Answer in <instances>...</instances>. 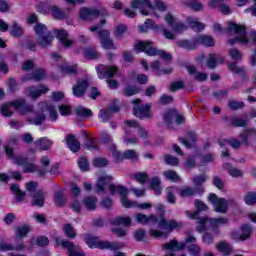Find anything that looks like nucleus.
Masks as SVG:
<instances>
[{
	"instance_id": "obj_46",
	"label": "nucleus",
	"mask_w": 256,
	"mask_h": 256,
	"mask_svg": "<svg viewBox=\"0 0 256 256\" xmlns=\"http://www.w3.org/2000/svg\"><path fill=\"white\" fill-rule=\"evenodd\" d=\"M150 189L154 191L155 195H161L162 187H161V179L159 177H153L150 182Z\"/></svg>"
},
{
	"instance_id": "obj_61",
	"label": "nucleus",
	"mask_w": 256,
	"mask_h": 256,
	"mask_svg": "<svg viewBox=\"0 0 256 256\" xmlns=\"http://www.w3.org/2000/svg\"><path fill=\"white\" fill-rule=\"evenodd\" d=\"M164 161L167 165H171L172 167H177L179 165V158L171 154H165Z\"/></svg>"
},
{
	"instance_id": "obj_8",
	"label": "nucleus",
	"mask_w": 256,
	"mask_h": 256,
	"mask_svg": "<svg viewBox=\"0 0 256 256\" xmlns=\"http://www.w3.org/2000/svg\"><path fill=\"white\" fill-rule=\"evenodd\" d=\"M189 243H197V238L191 234H188L184 242H179L177 239H172L163 244L162 249L165 251H171L172 253L175 251H185V247L186 245H189Z\"/></svg>"
},
{
	"instance_id": "obj_50",
	"label": "nucleus",
	"mask_w": 256,
	"mask_h": 256,
	"mask_svg": "<svg viewBox=\"0 0 256 256\" xmlns=\"http://www.w3.org/2000/svg\"><path fill=\"white\" fill-rule=\"evenodd\" d=\"M52 8L53 6H51L47 2H40L36 5L38 13H42V15H49V13H51Z\"/></svg>"
},
{
	"instance_id": "obj_12",
	"label": "nucleus",
	"mask_w": 256,
	"mask_h": 256,
	"mask_svg": "<svg viewBox=\"0 0 256 256\" xmlns=\"http://www.w3.org/2000/svg\"><path fill=\"white\" fill-rule=\"evenodd\" d=\"M99 15L107 17L109 13L107 10H97L95 8H82L80 10V18H82L83 21H93V19H97Z\"/></svg>"
},
{
	"instance_id": "obj_7",
	"label": "nucleus",
	"mask_w": 256,
	"mask_h": 256,
	"mask_svg": "<svg viewBox=\"0 0 256 256\" xmlns=\"http://www.w3.org/2000/svg\"><path fill=\"white\" fill-rule=\"evenodd\" d=\"M228 30L238 35V37L229 40L230 45H235V43H244L247 45V43H249V38H247V26L229 22Z\"/></svg>"
},
{
	"instance_id": "obj_56",
	"label": "nucleus",
	"mask_w": 256,
	"mask_h": 256,
	"mask_svg": "<svg viewBox=\"0 0 256 256\" xmlns=\"http://www.w3.org/2000/svg\"><path fill=\"white\" fill-rule=\"evenodd\" d=\"M124 159H128L129 161H139V153L136 150L130 149L124 151Z\"/></svg>"
},
{
	"instance_id": "obj_35",
	"label": "nucleus",
	"mask_w": 256,
	"mask_h": 256,
	"mask_svg": "<svg viewBox=\"0 0 256 256\" xmlns=\"http://www.w3.org/2000/svg\"><path fill=\"white\" fill-rule=\"evenodd\" d=\"M23 249H29V247L23 244L14 247L11 243L0 242V251H23Z\"/></svg>"
},
{
	"instance_id": "obj_36",
	"label": "nucleus",
	"mask_w": 256,
	"mask_h": 256,
	"mask_svg": "<svg viewBox=\"0 0 256 256\" xmlns=\"http://www.w3.org/2000/svg\"><path fill=\"white\" fill-rule=\"evenodd\" d=\"M87 211H95L97 209V198L95 196H87L82 201Z\"/></svg>"
},
{
	"instance_id": "obj_24",
	"label": "nucleus",
	"mask_w": 256,
	"mask_h": 256,
	"mask_svg": "<svg viewBox=\"0 0 256 256\" xmlns=\"http://www.w3.org/2000/svg\"><path fill=\"white\" fill-rule=\"evenodd\" d=\"M46 195L47 193H45V191L43 190L36 191L33 195H31L32 197L31 205L36 207H43V205H45Z\"/></svg>"
},
{
	"instance_id": "obj_33",
	"label": "nucleus",
	"mask_w": 256,
	"mask_h": 256,
	"mask_svg": "<svg viewBox=\"0 0 256 256\" xmlns=\"http://www.w3.org/2000/svg\"><path fill=\"white\" fill-rule=\"evenodd\" d=\"M176 47H180V49H187V51H193L195 47H197V38L192 41L189 40H178L176 41Z\"/></svg>"
},
{
	"instance_id": "obj_52",
	"label": "nucleus",
	"mask_w": 256,
	"mask_h": 256,
	"mask_svg": "<svg viewBox=\"0 0 256 256\" xmlns=\"http://www.w3.org/2000/svg\"><path fill=\"white\" fill-rule=\"evenodd\" d=\"M63 232L68 237V239H75L77 237V232L75 231V228L71 224H64L63 226Z\"/></svg>"
},
{
	"instance_id": "obj_9",
	"label": "nucleus",
	"mask_w": 256,
	"mask_h": 256,
	"mask_svg": "<svg viewBox=\"0 0 256 256\" xmlns=\"http://www.w3.org/2000/svg\"><path fill=\"white\" fill-rule=\"evenodd\" d=\"M133 115L138 119H151V104H141V99L137 98L132 100Z\"/></svg>"
},
{
	"instance_id": "obj_48",
	"label": "nucleus",
	"mask_w": 256,
	"mask_h": 256,
	"mask_svg": "<svg viewBox=\"0 0 256 256\" xmlns=\"http://www.w3.org/2000/svg\"><path fill=\"white\" fill-rule=\"evenodd\" d=\"M60 70L64 75H77L79 73L77 65H62Z\"/></svg>"
},
{
	"instance_id": "obj_29",
	"label": "nucleus",
	"mask_w": 256,
	"mask_h": 256,
	"mask_svg": "<svg viewBox=\"0 0 256 256\" xmlns=\"http://www.w3.org/2000/svg\"><path fill=\"white\" fill-rule=\"evenodd\" d=\"M197 222V226H196V231L198 233H203V231H207V229H209V217L208 216H203V217H199L197 216V218H194Z\"/></svg>"
},
{
	"instance_id": "obj_10",
	"label": "nucleus",
	"mask_w": 256,
	"mask_h": 256,
	"mask_svg": "<svg viewBox=\"0 0 256 256\" xmlns=\"http://www.w3.org/2000/svg\"><path fill=\"white\" fill-rule=\"evenodd\" d=\"M9 106L14 107V109L20 113V115H29V113H33V111H35V106L28 103L25 98H19L9 102Z\"/></svg>"
},
{
	"instance_id": "obj_54",
	"label": "nucleus",
	"mask_w": 256,
	"mask_h": 256,
	"mask_svg": "<svg viewBox=\"0 0 256 256\" xmlns=\"http://www.w3.org/2000/svg\"><path fill=\"white\" fill-rule=\"evenodd\" d=\"M216 249L224 255H231L232 248L227 242H220L216 244Z\"/></svg>"
},
{
	"instance_id": "obj_34",
	"label": "nucleus",
	"mask_w": 256,
	"mask_h": 256,
	"mask_svg": "<svg viewBox=\"0 0 256 256\" xmlns=\"http://www.w3.org/2000/svg\"><path fill=\"white\" fill-rule=\"evenodd\" d=\"M188 140L185 138H179L180 143L185 145L187 149H193V143H197V134L195 132H188Z\"/></svg>"
},
{
	"instance_id": "obj_64",
	"label": "nucleus",
	"mask_w": 256,
	"mask_h": 256,
	"mask_svg": "<svg viewBox=\"0 0 256 256\" xmlns=\"http://www.w3.org/2000/svg\"><path fill=\"white\" fill-rule=\"evenodd\" d=\"M188 252L192 256H201V247L198 244H190L188 246Z\"/></svg>"
},
{
	"instance_id": "obj_27",
	"label": "nucleus",
	"mask_w": 256,
	"mask_h": 256,
	"mask_svg": "<svg viewBox=\"0 0 256 256\" xmlns=\"http://www.w3.org/2000/svg\"><path fill=\"white\" fill-rule=\"evenodd\" d=\"M82 51L84 58L88 59L89 61H95L101 57V53H99L95 47L83 48Z\"/></svg>"
},
{
	"instance_id": "obj_21",
	"label": "nucleus",
	"mask_w": 256,
	"mask_h": 256,
	"mask_svg": "<svg viewBox=\"0 0 256 256\" xmlns=\"http://www.w3.org/2000/svg\"><path fill=\"white\" fill-rule=\"evenodd\" d=\"M89 82L87 80H78L77 85L73 86V95L75 97H83L87 92Z\"/></svg>"
},
{
	"instance_id": "obj_15",
	"label": "nucleus",
	"mask_w": 256,
	"mask_h": 256,
	"mask_svg": "<svg viewBox=\"0 0 256 256\" xmlns=\"http://www.w3.org/2000/svg\"><path fill=\"white\" fill-rule=\"evenodd\" d=\"M165 21L172 28L174 33H183V31H187V26L182 22H175V16L171 13H167L165 16Z\"/></svg>"
},
{
	"instance_id": "obj_37",
	"label": "nucleus",
	"mask_w": 256,
	"mask_h": 256,
	"mask_svg": "<svg viewBox=\"0 0 256 256\" xmlns=\"http://www.w3.org/2000/svg\"><path fill=\"white\" fill-rule=\"evenodd\" d=\"M10 189L16 196V199H15L16 203H23V201H25V196L27 194L21 191V188H19V184H12Z\"/></svg>"
},
{
	"instance_id": "obj_16",
	"label": "nucleus",
	"mask_w": 256,
	"mask_h": 256,
	"mask_svg": "<svg viewBox=\"0 0 256 256\" xmlns=\"http://www.w3.org/2000/svg\"><path fill=\"white\" fill-rule=\"evenodd\" d=\"M96 69L99 79H105V77L111 79L115 77V73L118 71L116 66L98 65Z\"/></svg>"
},
{
	"instance_id": "obj_28",
	"label": "nucleus",
	"mask_w": 256,
	"mask_h": 256,
	"mask_svg": "<svg viewBox=\"0 0 256 256\" xmlns=\"http://www.w3.org/2000/svg\"><path fill=\"white\" fill-rule=\"evenodd\" d=\"M111 181V176H101L95 185L96 193H103L105 191V187H107Z\"/></svg>"
},
{
	"instance_id": "obj_51",
	"label": "nucleus",
	"mask_w": 256,
	"mask_h": 256,
	"mask_svg": "<svg viewBox=\"0 0 256 256\" xmlns=\"http://www.w3.org/2000/svg\"><path fill=\"white\" fill-rule=\"evenodd\" d=\"M230 145L232 146L233 149H239L241 147V143L239 142V140L235 139V138H231L230 140H219L218 141V145H220V147H225V145Z\"/></svg>"
},
{
	"instance_id": "obj_60",
	"label": "nucleus",
	"mask_w": 256,
	"mask_h": 256,
	"mask_svg": "<svg viewBox=\"0 0 256 256\" xmlns=\"http://www.w3.org/2000/svg\"><path fill=\"white\" fill-rule=\"evenodd\" d=\"M242 234L240 235V241H245L251 237V226L249 224H244L241 227Z\"/></svg>"
},
{
	"instance_id": "obj_32",
	"label": "nucleus",
	"mask_w": 256,
	"mask_h": 256,
	"mask_svg": "<svg viewBox=\"0 0 256 256\" xmlns=\"http://www.w3.org/2000/svg\"><path fill=\"white\" fill-rule=\"evenodd\" d=\"M229 223V220L224 217L220 218H208V229H212V231H215L219 225H227Z\"/></svg>"
},
{
	"instance_id": "obj_20",
	"label": "nucleus",
	"mask_w": 256,
	"mask_h": 256,
	"mask_svg": "<svg viewBox=\"0 0 256 256\" xmlns=\"http://www.w3.org/2000/svg\"><path fill=\"white\" fill-rule=\"evenodd\" d=\"M120 109L121 108H119V106L115 104L111 105L107 108L100 110L99 117L100 119H102L103 123H107V121L111 119V115H113V113H119Z\"/></svg>"
},
{
	"instance_id": "obj_45",
	"label": "nucleus",
	"mask_w": 256,
	"mask_h": 256,
	"mask_svg": "<svg viewBox=\"0 0 256 256\" xmlns=\"http://www.w3.org/2000/svg\"><path fill=\"white\" fill-rule=\"evenodd\" d=\"M40 162H41V165L43 166V169L38 171V177H45V175L49 173V170H47V167L51 165V160L49 159V157L44 156L40 159Z\"/></svg>"
},
{
	"instance_id": "obj_23",
	"label": "nucleus",
	"mask_w": 256,
	"mask_h": 256,
	"mask_svg": "<svg viewBox=\"0 0 256 256\" xmlns=\"http://www.w3.org/2000/svg\"><path fill=\"white\" fill-rule=\"evenodd\" d=\"M194 206L196 209L195 212L186 211V215H188L190 219H197V217L201 215V211H207L208 209L207 204H204L201 200H195Z\"/></svg>"
},
{
	"instance_id": "obj_4",
	"label": "nucleus",
	"mask_w": 256,
	"mask_h": 256,
	"mask_svg": "<svg viewBox=\"0 0 256 256\" xmlns=\"http://www.w3.org/2000/svg\"><path fill=\"white\" fill-rule=\"evenodd\" d=\"M134 49L139 53H146V55H149V57L159 55L160 59H164V61L171 62L173 59L171 53H167L165 50H158L157 48L153 47V42L151 41H139L134 45Z\"/></svg>"
},
{
	"instance_id": "obj_39",
	"label": "nucleus",
	"mask_w": 256,
	"mask_h": 256,
	"mask_svg": "<svg viewBox=\"0 0 256 256\" xmlns=\"http://www.w3.org/2000/svg\"><path fill=\"white\" fill-rule=\"evenodd\" d=\"M196 45H205V47H215V39L211 36H199L196 38Z\"/></svg>"
},
{
	"instance_id": "obj_59",
	"label": "nucleus",
	"mask_w": 256,
	"mask_h": 256,
	"mask_svg": "<svg viewBox=\"0 0 256 256\" xmlns=\"http://www.w3.org/2000/svg\"><path fill=\"white\" fill-rule=\"evenodd\" d=\"M246 205H256V192L249 191L244 195Z\"/></svg>"
},
{
	"instance_id": "obj_31",
	"label": "nucleus",
	"mask_w": 256,
	"mask_h": 256,
	"mask_svg": "<svg viewBox=\"0 0 256 256\" xmlns=\"http://www.w3.org/2000/svg\"><path fill=\"white\" fill-rule=\"evenodd\" d=\"M204 191L203 187H186L180 191V197H193V195H201Z\"/></svg>"
},
{
	"instance_id": "obj_19",
	"label": "nucleus",
	"mask_w": 256,
	"mask_h": 256,
	"mask_svg": "<svg viewBox=\"0 0 256 256\" xmlns=\"http://www.w3.org/2000/svg\"><path fill=\"white\" fill-rule=\"evenodd\" d=\"M47 77V71L43 68H37L32 73L22 77V81H43Z\"/></svg>"
},
{
	"instance_id": "obj_57",
	"label": "nucleus",
	"mask_w": 256,
	"mask_h": 256,
	"mask_svg": "<svg viewBox=\"0 0 256 256\" xmlns=\"http://www.w3.org/2000/svg\"><path fill=\"white\" fill-rule=\"evenodd\" d=\"M163 175L169 181H173V183H177V181H179V179H181L179 177V175L177 174V172L174 170H166L163 172Z\"/></svg>"
},
{
	"instance_id": "obj_40",
	"label": "nucleus",
	"mask_w": 256,
	"mask_h": 256,
	"mask_svg": "<svg viewBox=\"0 0 256 256\" xmlns=\"http://www.w3.org/2000/svg\"><path fill=\"white\" fill-rule=\"evenodd\" d=\"M31 233V226L24 224L22 226H18L16 228L15 239H23V237H27Z\"/></svg>"
},
{
	"instance_id": "obj_2",
	"label": "nucleus",
	"mask_w": 256,
	"mask_h": 256,
	"mask_svg": "<svg viewBox=\"0 0 256 256\" xmlns=\"http://www.w3.org/2000/svg\"><path fill=\"white\" fill-rule=\"evenodd\" d=\"M40 109L34 113V118H28L27 122L32 125H43L47 119V111L49 112L51 121H57V109L53 104L41 102L39 103Z\"/></svg>"
},
{
	"instance_id": "obj_1",
	"label": "nucleus",
	"mask_w": 256,
	"mask_h": 256,
	"mask_svg": "<svg viewBox=\"0 0 256 256\" xmlns=\"http://www.w3.org/2000/svg\"><path fill=\"white\" fill-rule=\"evenodd\" d=\"M135 221L136 223H140V225H158V229H163L167 233H171L175 231V229H181V227H183V223L181 222L165 219V212L160 214V219H157L155 214L147 216L143 213H138L135 215Z\"/></svg>"
},
{
	"instance_id": "obj_22",
	"label": "nucleus",
	"mask_w": 256,
	"mask_h": 256,
	"mask_svg": "<svg viewBox=\"0 0 256 256\" xmlns=\"http://www.w3.org/2000/svg\"><path fill=\"white\" fill-rule=\"evenodd\" d=\"M223 120L228 127H247V120L235 116H224Z\"/></svg>"
},
{
	"instance_id": "obj_49",
	"label": "nucleus",
	"mask_w": 256,
	"mask_h": 256,
	"mask_svg": "<svg viewBox=\"0 0 256 256\" xmlns=\"http://www.w3.org/2000/svg\"><path fill=\"white\" fill-rule=\"evenodd\" d=\"M76 115L78 117H83L84 119H87L89 117H93V111L91 109L85 108L83 106H79L75 109Z\"/></svg>"
},
{
	"instance_id": "obj_63",
	"label": "nucleus",
	"mask_w": 256,
	"mask_h": 256,
	"mask_svg": "<svg viewBox=\"0 0 256 256\" xmlns=\"http://www.w3.org/2000/svg\"><path fill=\"white\" fill-rule=\"evenodd\" d=\"M11 35L13 37H22L23 36V28L17 24V22H14L12 25Z\"/></svg>"
},
{
	"instance_id": "obj_14",
	"label": "nucleus",
	"mask_w": 256,
	"mask_h": 256,
	"mask_svg": "<svg viewBox=\"0 0 256 256\" xmlns=\"http://www.w3.org/2000/svg\"><path fill=\"white\" fill-rule=\"evenodd\" d=\"M54 35L64 49H71V47H73L75 40L69 39V33H67V30H54Z\"/></svg>"
},
{
	"instance_id": "obj_43",
	"label": "nucleus",
	"mask_w": 256,
	"mask_h": 256,
	"mask_svg": "<svg viewBox=\"0 0 256 256\" xmlns=\"http://www.w3.org/2000/svg\"><path fill=\"white\" fill-rule=\"evenodd\" d=\"M33 245H38V247H47V245H49V238H47V236L32 238L30 240V247H33Z\"/></svg>"
},
{
	"instance_id": "obj_11",
	"label": "nucleus",
	"mask_w": 256,
	"mask_h": 256,
	"mask_svg": "<svg viewBox=\"0 0 256 256\" xmlns=\"http://www.w3.org/2000/svg\"><path fill=\"white\" fill-rule=\"evenodd\" d=\"M208 201L212 203L216 213H227V210L229 209V201L227 199L218 198L215 193H210L208 196Z\"/></svg>"
},
{
	"instance_id": "obj_41",
	"label": "nucleus",
	"mask_w": 256,
	"mask_h": 256,
	"mask_svg": "<svg viewBox=\"0 0 256 256\" xmlns=\"http://www.w3.org/2000/svg\"><path fill=\"white\" fill-rule=\"evenodd\" d=\"M138 93H141V88L135 85H127L122 90V95L125 97H133V95H138Z\"/></svg>"
},
{
	"instance_id": "obj_55",
	"label": "nucleus",
	"mask_w": 256,
	"mask_h": 256,
	"mask_svg": "<svg viewBox=\"0 0 256 256\" xmlns=\"http://www.w3.org/2000/svg\"><path fill=\"white\" fill-rule=\"evenodd\" d=\"M224 169H227L229 175H231V177H242L243 176V171L237 169V168H233L231 166V164L227 163L224 164Z\"/></svg>"
},
{
	"instance_id": "obj_42",
	"label": "nucleus",
	"mask_w": 256,
	"mask_h": 256,
	"mask_svg": "<svg viewBox=\"0 0 256 256\" xmlns=\"http://www.w3.org/2000/svg\"><path fill=\"white\" fill-rule=\"evenodd\" d=\"M228 69L231 73L235 75H241L242 77L245 76V67L237 65V62H228Z\"/></svg>"
},
{
	"instance_id": "obj_17",
	"label": "nucleus",
	"mask_w": 256,
	"mask_h": 256,
	"mask_svg": "<svg viewBox=\"0 0 256 256\" xmlns=\"http://www.w3.org/2000/svg\"><path fill=\"white\" fill-rule=\"evenodd\" d=\"M131 7L132 9H139L141 15H149L147 9H153V4H151V0H132Z\"/></svg>"
},
{
	"instance_id": "obj_53",
	"label": "nucleus",
	"mask_w": 256,
	"mask_h": 256,
	"mask_svg": "<svg viewBox=\"0 0 256 256\" xmlns=\"http://www.w3.org/2000/svg\"><path fill=\"white\" fill-rule=\"evenodd\" d=\"M187 21H188V25L191 27V29L196 31V33H199L200 31H203V29H205V24H203L197 20L188 18Z\"/></svg>"
},
{
	"instance_id": "obj_13",
	"label": "nucleus",
	"mask_w": 256,
	"mask_h": 256,
	"mask_svg": "<svg viewBox=\"0 0 256 256\" xmlns=\"http://www.w3.org/2000/svg\"><path fill=\"white\" fill-rule=\"evenodd\" d=\"M175 119L176 125H183L185 123V116L181 115L176 109H170L163 115V120L167 127H171Z\"/></svg>"
},
{
	"instance_id": "obj_47",
	"label": "nucleus",
	"mask_w": 256,
	"mask_h": 256,
	"mask_svg": "<svg viewBox=\"0 0 256 256\" xmlns=\"http://www.w3.org/2000/svg\"><path fill=\"white\" fill-rule=\"evenodd\" d=\"M131 179H135L140 185H145L149 179V174L147 172H138L130 174Z\"/></svg>"
},
{
	"instance_id": "obj_25",
	"label": "nucleus",
	"mask_w": 256,
	"mask_h": 256,
	"mask_svg": "<svg viewBox=\"0 0 256 256\" xmlns=\"http://www.w3.org/2000/svg\"><path fill=\"white\" fill-rule=\"evenodd\" d=\"M66 144L70 148L72 153H77L79 149H81V143L79 142V140H77V138L73 134L67 135Z\"/></svg>"
},
{
	"instance_id": "obj_18",
	"label": "nucleus",
	"mask_w": 256,
	"mask_h": 256,
	"mask_svg": "<svg viewBox=\"0 0 256 256\" xmlns=\"http://www.w3.org/2000/svg\"><path fill=\"white\" fill-rule=\"evenodd\" d=\"M107 20L106 19H102L100 20L99 24L90 27V31H92V33H95V31H98V37L100 39V41H105L106 39H109L111 37V32H109V30H99L103 28V25H106Z\"/></svg>"
},
{
	"instance_id": "obj_6",
	"label": "nucleus",
	"mask_w": 256,
	"mask_h": 256,
	"mask_svg": "<svg viewBox=\"0 0 256 256\" xmlns=\"http://www.w3.org/2000/svg\"><path fill=\"white\" fill-rule=\"evenodd\" d=\"M34 31L38 36L37 44L39 47H41V49H47V47H51L53 43V34L47 29L45 24L37 23L34 26Z\"/></svg>"
},
{
	"instance_id": "obj_44",
	"label": "nucleus",
	"mask_w": 256,
	"mask_h": 256,
	"mask_svg": "<svg viewBox=\"0 0 256 256\" xmlns=\"http://www.w3.org/2000/svg\"><path fill=\"white\" fill-rule=\"evenodd\" d=\"M114 227H119V225H123V227H129L131 225V218L129 217H116L110 222Z\"/></svg>"
},
{
	"instance_id": "obj_3",
	"label": "nucleus",
	"mask_w": 256,
	"mask_h": 256,
	"mask_svg": "<svg viewBox=\"0 0 256 256\" xmlns=\"http://www.w3.org/2000/svg\"><path fill=\"white\" fill-rule=\"evenodd\" d=\"M117 192L121 197V203L123 207H125L126 209H131V207H139V209H151V207H153L151 203L139 204L137 202H131V200L127 198L129 197V190L125 186L118 185L116 187L115 184H110L111 195H115Z\"/></svg>"
},
{
	"instance_id": "obj_38",
	"label": "nucleus",
	"mask_w": 256,
	"mask_h": 256,
	"mask_svg": "<svg viewBox=\"0 0 256 256\" xmlns=\"http://www.w3.org/2000/svg\"><path fill=\"white\" fill-rule=\"evenodd\" d=\"M54 203L57 207H65L67 205V198L63 190L54 192Z\"/></svg>"
},
{
	"instance_id": "obj_58",
	"label": "nucleus",
	"mask_w": 256,
	"mask_h": 256,
	"mask_svg": "<svg viewBox=\"0 0 256 256\" xmlns=\"http://www.w3.org/2000/svg\"><path fill=\"white\" fill-rule=\"evenodd\" d=\"M35 145H38L42 151H48L51 149V140H47L45 138H41L40 140L35 141Z\"/></svg>"
},
{
	"instance_id": "obj_30",
	"label": "nucleus",
	"mask_w": 256,
	"mask_h": 256,
	"mask_svg": "<svg viewBox=\"0 0 256 256\" xmlns=\"http://www.w3.org/2000/svg\"><path fill=\"white\" fill-rule=\"evenodd\" d=\"M27 91L31 99H39L43 93H47V91H49V88H47V86L40 85V89L37 90L35 89V86H30L27 88Z\"/></svg>"
},
{
	"instance_id": "obj_26",
	"label": "nucleus",
	"mask_w": 256,
	"mask_h": 256,
	"mask_svg": "<svg viewBox=\"0 0 256 256\" xmlns=\"http://www.w3.org/2000/svg\"><path fill=\"white\" fill-rule=\"evenodd\" d=\"M50 13L52 17L58 21H65V19L69 17V14L59 6H52Z\"/></svg>"
},
{
	"instance_id": "obj_62",
	"label": "nucleus",
	"mask_w": 256,
	"mask_h": 256,
	"mask_svg": "<svg viewBox=\"0 0 256 256\" xmlns=\"http://www.w3.org/2000/svg\"><path fill=\"white\" fill-rule=\"evenodd\" d=\"M206 65L208 69H215L217 67V54L212 53L209 55V57L206 60Z\"/></svg>"
},
{
	"instance_id": "obj_5",
	"label": "nucleus",
	"mask_w": 256,
	"mask_h": 256,
	"mask_svg": "<svg viewBox=\"0 0 256 256\" xmlns=\"http://www.w3.org/2000/svg\"><path fill=\"white\" fill-rule=\"evenodd\" d=\"M85 243L93 249H109L110 251H117L123 249L125 245L119 242L101 241L99 237L87 234L84 238Z\"/></svg>"
}]
</instances>
